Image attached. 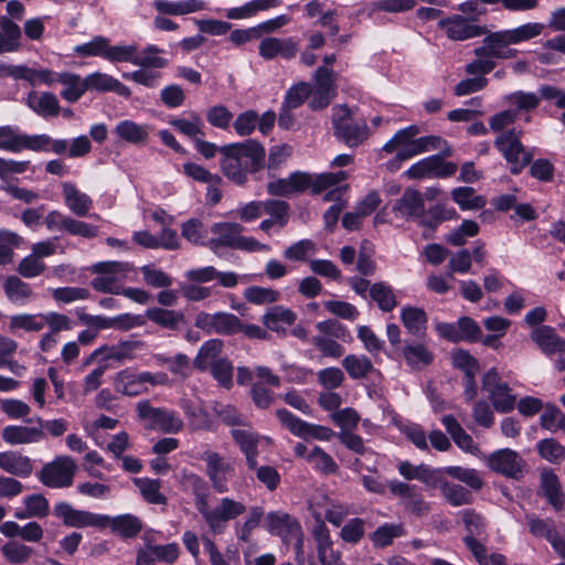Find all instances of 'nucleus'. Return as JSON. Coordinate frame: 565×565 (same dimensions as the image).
Returning <instances> with one entry per match:
<instances>
[{"mask_svg":"<svg viewBox=\"0 0 565 565\" xmlns=\"http://www.w3.org/2000/svg\"><path fill=\"white\" fill-rule=\"evenodd\" d=\"M4 559L10 564H24L33 556L34 550L19 541H9L1 546Z\"/></svg>","mask_w":565,"mask_h":565,"instance_id":"nucleus-51","label":"nucleus"},{"mask_svg":"<svg viewBox=\"0 0 565 565\" xmlns=\"http://www.w3.org/2000/svg\"><path fill=\"white\" fill-rule=\"evenodd\" d=\"M55 311L45 313H19L9 318L8 329L15 333L19 330L25 332H40L44 329Z\"/></svg>","mask_w":565,"mask_h":565,"instance_id":"nucleus-27","label":"nucleus"},{"mask_svg":"<svg viewBox=\"0 0 565 565\" xmlns=\"http://www.w3.org/2000/svg\"><path fill=\"white\" fill-rule=\"evenodd\" d=\"M86 92L96 90L100 93L114 92L122 97H130L131 90L117 78L102 72H94L85 77Z\"/></svg>","mask_w":565,"mask_h":565,"instance_id":"nucleus-25","label":"nucleus"},{"mask_svg":"<svg viewBox=\"0 0 565 565\" xmlns=\"http://www.w3.org/2000/svg\"><path fill=\"white\" fill-rule=\"evenodd\" d=\"M76 470L77 466L72 457L66 455L57 456L41 468L38 478L49 488H68L73 484Z\"/></svg>","mask_w":565,"mask_h":565,"instance_id":"nucleus-8","label":"nucleus"},{"mask_svg":"<svg viewBox=\"0 0 565 565\" xmlns=\"http://www.w3.org/2000/svg\"><path fill=\"white\" fill-rule=\"evenodd\" d=\"M232 145L236 148L237 156L245 162L249 172H257L264 167L266 152L260 142L248 139Z\"/></svg>","mask_w":565,"mask_h":565,"instance_id":"nucleus-26","label":"nucleus"},{"mask_svg":"<svg viewBox=\"0 0 565 565\" xmlns=\"http://www.w3.org/2000/svg\"><path fill=\"white\" fill-rule=\"evenodd\" d=\"M402 353L406 364L415 370L426 367L434 361L431 351L425 344L418 342L406 343Z\"/></svg>","mask_w":565,"mask_h":565,"instance_id":"nucleus-41","label":"nucleus"},{"mask_svg":"<svg viewBox=\"0 0 565 565\" xmlns=\"http://www.w3.org/2000/svg\"><path fill=\"white\" fill-rule=\"evenodd\" d=\"M1 437L8 445L35 444L45 438L41 427L9 425L2 429Z\"/></svg>","mask_w":565,"mask_h":565,"instance_id":"nucleus-23","label":"nucleus"},{"mask_svg":"<svg viewBox=\"0 0 565 565\" xmlns=\"http://www.w3.org/2000/svg\"><path fill=\"white\" fill-rule=\"evenodd\" d=\"M259 55L265 60L281 57L284 60L294 58L299 51V42L295 38H265L258 46Z\"/></svg>","mask_w":565,"mask_h":565,"instance_id":"nucleus-20","label":"nucleus"},{"mask_svg":"<svg viewBox=\"0 0 565 565\" xmlns=\"http://www.w3.org/2000/svg\"><path fill=\"white\" fill-rule=\"evenodd\" d=\"M505 102L514 106L518 111H532L541 103V97L532 92L516 90L504 97Z\"/></svg>","mask_w":565,"mask_h":565,"instance_id":"nucleus-58","label":"nucleus"},{"mask_svg":"<svg viewBox=\"0 0 565 565\" xmlns=\"http://www.w3.org/2000/svg\"><path fill=\"white\" fill-rule=\"evenodd\" d=\"M342 366L353 380L365 379L374 371L371 360L364 355H347L342 361Z\"/></svg>","mask_w":565,"mask_h":565,"instance_id":"nucleus-48","label":"nucleus"},{"mask_svg":"<svg viewBox=\"0 0 565 565\" xmlns=\"http://www.w3.org/2000/svg\"><path fill=\"white\" fill-rule=\"evenodd\" d=\"M0 469L18 478H28L33 472V461L19 451L7 450L0 452Z\"/></svg>","mask_w":565,"mask_h":565,"instance_id":"nucleus-24","label":"nucleus"},{"mask_svg":"<svg viewBox=\"0 0 565 565\" xmlns=\"http://www.w3.org/2000/svg\"><path fill=\"white\" fill-rule=\"evenodd\" d=\"M153 6L159 13L170 15H185L205 10L207 8L205 1L203 0H157L154 1Z\"/></svg>","mask_w":565,"mask_h":565,"instance_id":"nucleus-36","label":"nucleus"},{"mask_svg":"<svg viewBox=\"0 0 565 565\" xmlns=\"http://www.w3.org/2000/svg\"><path fill=\"white\" fill-rule=\"evenodd\" d=\"M36 138H30V135L20 134L17 128L11 126H0V149L11 152H20L23 149L40 148L36 145Z\"/></svg>","mask_w":565,"mask_h":565,"instance_id":"nucleus-28","label":"nucleus"},{"mask_svg":"<svg viewBox=\"0 0 565 565\" xmlns=\"http://www.w3.org/2000/svg\"><path fill=\"white\" fill-rule=\"evenodd\" d=\"M525 521L532 535L547 540L551 545L559 536L555 522L552 519H541L532 514L526 515Z\"/></svg>","mask_w":565,"mask_h":565,"instance_id":"nucleus-45","label":"nucleus"},{"mask_svg":"<svg viewBox=\"0 0 565 565\" xmlns=\"http://www.w3.org/2000/svg\"><path fill=\"white\" fill-rule=\"evenodd\" d=\"M297 316L292 310L282 306H275L263 316V323L269 330L280 332L292 326Z\"/></svg>","mask_w":565,"mask_h":565,"instance_id":"nucleus-40","label":"nucleus"},{"mask_svg":"<svg viewBox=\"0 0 565 565\" xmlns=\"http://www.w3.org/2000/svg\"><path fill=\"white\" fill-rule=\"evenodd\" d=\"M244 227L235 222H216L210 227L212 237L207 242V247L216 255L223 248H234L237 237L243 233Z\"/></svg>","mask_w":565,"mask_h":565,"instance_id":"nucleus-17","label":"nucleus"},{"mask_svg":"<svg viewBox=\"0 0 565 565\" xmlns=\"http://www.w3.org/2000/svg\"><path fill=\"white\" fill-rule=\"evenodd\" d=\"M444 498L454 507L466 505L472 502V494L460 484L446 481L444 478L437 481Z\"/></svg>","mask_w":565,"mask_h":565,"instance_id":"nucleus-46","label":"nucleus"},{"mask_svg":"<svg viewBox=\"0 0 565 565\" xmlns=\"http://www.w3.org/2000/svg\"><path fill=\"white\" fill-rule=\"evenodd\" d=\"M113 532L122 537H134L142 529L141 521L132 514H122L115 518L107 516V525Z\"/></svg>","mask_w":565,"mask_h":565,"instance_id":"nucleus-44","label":"nucleus"},{"mask_svg":"<svg viewBox=\"0 0 565 565\" xmlns=\"http://www.w3.org/2000/svg\"><path fill=\"white\" fill-rule=\"evenodd\" d=\"M542 491L555 510H561L564 505V493L561 490L558 478L553 472L542 473Z\"/></svg>","mask_w":565,"mask_h":565,"instance_id":"nucleus-47","label":"nucleus"},{"mask_svg":"<svg viewBox=\"0 0 565 565\" xmlns=\"http://www.w3.org/2000/svg\"><path fill=\"white\" fill-rule=\"evenodd\" d=\"M136 409L138 417L147 422L152 429L175 434L183 428V420L174 411L153 407L149 401L139 402Z\"/></svg>","mask_w":565,"mask_h":565,"instance_id":"nucleus-9","label":"nucleus"},{"mask_svg":"<svg viewBox=\"0 0 565 565\" xmlns=\"http://www.w3.org/2000/svg\"><path fill=\"white\" fill-rule=\"evenodd\" d=\"M114 132L119 139L134 145L145 143L149 137L148 126L139 125L132 120L119 121Z\"/></svg>","mask_w":565,"mask_h":565,"instance_id":"nucleus-42","label":"nucleus"},{"mask_svg":"<svg viewBox=\"0 0 565 565\" xmlns=\"http://www.w3.org/2000/svg\"><path fill=\"white\" fill-rule=\"evenodd\" d=\"M484 458L491 470L513 479L522 477L523 461L515 451L511 449H500Z\"/></svg>","mask_w":565,"mask_h":565,"instance_id":"nucleus-18","label":"nucleus"},{"mask_svg":"<svg viewBox=\"0 0 565 565\" xmlns=\"http://www.w3.org/2000/svg\"><path fill=\"white\" fill-rule=\"evenodd\" d=\"M183 409L192 429L210 430L213 428V420L204 408L186 403Z\"/></svg>","mask_w":565,"mask_h":565,"instance_id":"nucleus-60","label":"nucleus"},{"mask_svg":"<svg viewBox=\"0 0 565 565\" xmlns=\"http://www.w3.org/2000/svg\"><path fill=\"white\" fill-rule=\"evenodd\" d=\"M223 349V341L220 339H211L202 344L198 355L194 359V365L199 370H205L215 361L216 356Z\"/></svg>","mask_w":565,"mask_h":565,"instance_id":"nucleus-59","label":"nucleus"},{"mask_svg":"<svg viewBox=\"0 0 565 565\" xmlns=\"http://www.w3.org/2000/svg\"><path fill=\"white\" fill-rule=\"evenodd\" d=\"M195 327L205 331L207 334L231 335L239 332L242 322L233 313L217 312L214 315L200 312L195 317Z\"/></svg>","mask_w":565,"mask_h":565,"instance_id":"nucleus-12","label":"nucleus"},{"mask_svg":"<svg viewBox=\"0 0 565 565\" xmlns=\"http://www.w3.org/2000/svg\"><path fill=\"white\" fill-rule=\"evenodd\" d=\"M482 388L488 393L494 409L499 413H509L514 406L516 398L511 394L508 383L501 381L499 373L491 369L482 379Z\"/></svg>","mask_w":565,"mask_h":565,"instance_id":"nucleus-11","label":"nucleus"},{"mask_svg":"<svg viewBox=\"0 0 565 565\" xmlns=\"http://www.w3.org/2000/svg\"><path fill=\"white\" fill-rule=\"evenodd\" d=\"M545 25L539 22H529L513 29L490 32L482 41V45L473 50L476 56L494 58H513L518 50L510 47L530 41L542 34Z\"/></svg>","mask_w":565,"mask_h":565,"instance_id":"nucleus-1","label":"nucleus"},{"mask_svg":"<svg viewBox=\"0 0 565 565\" xmlns=\"http://www.w3.org/2000/svg\"><path fill=\"white\" fill-rule=\"evenodd\" d=\"M531 340L547 356L565 354V339L559 337L554 328L539 326L531 331Z\"/></svg>","mask_w":565,"mask_h":565,"instance_id":"nucleus-22","label":"nucleus"},{"mask_svg":"<svg viewBox=\"0 0 565 565\" xmlns=\"http://www.w3.org/2000/svg\"><path fill=\"white\" fill-rule=\"evenodd\" d=\"M113 384L117 393L126 396H138L148 392V387L141 384L139 373H135L129 369L119 371L115 375Z\"/></svg>","mask_w":565,"mask_h":565,"instance_id":"nucleus-38","label":"nucleus"},{"mask_svg":"<svg viewBox=\"0 0 565 565\" xmlns=\"http://www.w3.org/2000/svg\"><path fill=\"white\" fill-rule=\"evenodd\" d=\"M348 178L347 172L321 173L315 178L301 171H296L287 178L271 181L267 184V192L274 196H290L308 189L315 194L321 193L330 186L337 185Z\"/></svg>","mask_w":565,"mask_h":565,"instance_id":"nucleus-3","label":"nucleus"},{"mask_svg":"<svg viewBox=\"0 0 565 565\" xmlns=\"http://www.w3.org/2000/svg\"><path fill=\"white\" fill-rule=\"evenodd\" d=\"M135 486L139 489L142 498L151 504H164L167 498L160 492V481L149 478H135Z\"/></svg>","mask_w":565,"mask_h":565,"instance_id":"nucleus-54","label":"nucleus"},{"mask_svg":"<svg viewBox=\"0 0 565 565\" xmlns=\"http://www.w3.org/2000/svg\"><path fill=\"white\" fill-rule=\"evenodd\" d=\"M397 470L406 480H418L434 488L437 487V481L441 480L440 470L434 469L425 463L414 466L405 460L398 463Z\"/></svg>","mask_w":565,"mask_h":565,"instance_id":"nucleus-29","label":"nucleus"},{"mask_svg":"<svg viewBox=\"0 0 565 565\" xmlns=\"http://www.w3.org/2000/svg\"><path fill=\"white\" fill-rule=\"evenodd\" d=\"M163 50L154 44L147 45L140 54L136 53L135 65L143 68H163L168 60L160 56Z\"/></svg>","mask_w":565,"mask_h":565,"instance_id":"nucleus-53","label":"nucleus"},{"mask_svg":"<svg viewBox=\"0 0 565 565\" xmlns=\"http://www.w3.org/2000/svg\"><path fill=\"white\" fill-rule=\"evenodd\" d=\"M182 236L194 245L207 246L210 228L201 220L191 218L181 225Z\"/></svg>","mask_w":565,"mask_h":565,"instance_id":"nucleus-49","label":"nucleus"},{"mask_svg":"<svg viewBox=\"0 0 565 565\" xmlns=\"http://www.w3.org/2000/svg\"><path fill=\"white\" fill-rule=\"evenodd\" d=\"M54 514L63 519L65 525L72 527H105L107 525V515H98L88 511L76 510L66 502L55 504Z\"/></svg>","mask_w":565,"mask_h":565,"instance_id":"nucleus-14","label":"nucleus"},{"mask_svg":"<svg viewBox=\"0 0 565 565\" xmlns=\"http://www.w3.org/2000/svg\"><path fill=\"white\" fill-rule=\"evenodd\" d=\"M3 288L8 299L19 306L26 305L33 296L30 285L17 276H9L4 281Z\"/></svg>","mask_w":565,"mask_h":565,"instance_id":"nucleus-43","label":"nucleus"},{"mask_svg":"<svg viewBox=\"0 0 565 565\" xmlns=\"http://www.w3.org/2000/svg\"><path fill=\"white\" fill-rule=\"evenodd\" d=\"M394 211L404 217H420L424 215L425 205L422 193L407 189L394 205Z\"/></svg>","mask_w":565,"mask_h":565,"instance_id":"nucleus-37","label":"nucleus"},{"mask_svg":"<svg viewBox=\"0 0 565 565\" xmlns=\"http://www.w3.org/2000/svg\"><path fill=\"white\" fill-rule=\"evenodd\" d=\"M56 74L57 73L43 67H29L26 65L0 63V76L24 79L32 86H36L39 84L53 86L55 84Z\"/></svg>","mask_w":565,"mask_h":565,"instance_id":"nucleus-15","label":"nucleus"},{"mask_svg":"<svg viewBox=\"0 0 565 565\" xmlns=\"http://www.w3.org/2000/svg\"><path fill=\"white\" fill-rule=\"evenodd\" d=\"M276 416L281 425L287 428L291 434L300 438H308L310 424L292 415L285 408L276 411Z\"/></svg>","mask_w":565,"mask_h":565,"instance_id":"nucleus-64","label":"nucleus"},{"mask_svg":"<svg viewBox=\"0 0 565 565\" xmlns=\"http://www.w3.org/2000/svg\"><path fill=\"white\" fill-rule=\"evenodd\" d=\"M146 316L152 322L170 330L177 329L179 323L184 320L182 312L158 307L148 309Z\"/></svg>","mask_w":565,"mask_h":565,"instance_id":"nucleus-52","label":"nucleus"},{"mask_svg":"<svg viewBox=\"0 0 565 565\" xmlns=\"http://www.w3.org/2000/svg\"><path fill=\"white\" fill-rule=\"evenodd\" d=\"M21 29L7 15H0V54L20 49Z\"/></svg>","mask_w":565,"mask_h":565,"instance_id":"nucleus-39","label":"nucleus"},{"mask_svg":"<svg viewBox=\"0 0 565 565\" xmlns=\"http://www.w3.org/2000/svg\"><path fill=\"white\" fill-rule=\"evenodd\" d=\"M445 473L455 478L473 490H480L483 487V480L479 472L473 468H463L460 466H450L444 469Z\"/></svg>","mask_w":565,"mask_h":565,"instance_id":"nucleus-63","label":"nucleus"},{"mask_svg":"<svg viewBox=\"0 0 565 565\" xmlns=\"http://www.w3.org/2000/svg\"><path fill=\"white\" fill-rule=\"evenodd\" d=\"M521 135V130L510 129L500 132L494 140V146L511 164L510 170L514 174L521 172L532 160L531 153L525 150L520 140Z\"/></svg>","mask_w":565,"mask_h":565,"instance_id":"nucleus-7","label":"nucleus"},{"mask_svg":"<svg viewBox=\"0 0 565 565\" xmlns=\"http://www.w3.org/2000/svg\"><path fill=\"white\" fill-rule=\"evenodd\" d=\"M308 462L324 475H333L339 467L333 458L319 446H315L308 455Z\"/></svg>","mask_w":565,"mask_h":565,"instance_id":"nucleus-62","label":"nucleus"},{"mask_svg":"<svg viewBox=\"0 0 565 565\" xmlns=\"http://www.w3.org/2000/svg\"><path fill=\"white\" fill-rule=\"evenodd\" d=\"M439 29L444 30L451 41H466L488 33L486 26L475 24L461 14H452L438 21Z\"/></svg>","mask_w":565,"mask_h":565,"instance_id":"nucleus-13","label":"nucleus"},{"mask_svg":"<svg viewBox=\"0 0 565 565\" xmlns=\"http://www.w3.org/2000/svg\"><path fill=\"white\" fill-rule=\"evenodd\" d=\"M451 196L461 210H479L486 204V200L480 195H475V190L470 186L454 189Z\"/></svg>","mask_w":565,"mask_h":565,"instance_id":"nucleus-56","label":"nucleus"},{"mask_svg":"<svg viewBox=\"0 0 565 565\" xmlns=\"http://www.w3.org/2000/svg\"><path fill=\"white\" fill-rule=\"evenodd\" d=\"M370 296L382 311L390 312L397 306L393 288L386 282H375L370 287Z\"/></svg>","mask_w":565,"mask_h":565,"instance_id":"nucleus-50","label":"nucleus"},{"mask_svg":"<svg viewBox=\"0 0 565 565\" xmlns=\"http://www.w3.org/2000/svg\"><path fill=\"white\" fill-rule=\"evenodd\" d=\"M55 83L63 85L61 96L68 103L78 102L86 93L85 77L82 78L78 74L71 72L57 73Z\"/></svg>","mask_w":565,"mask_h":565,"instance_id":"nucleus-35","label":"nucleus"},{"mask_svg":"<svg viewBox=\"0 0 565 565\" xmlns=\"http://www.w3.org/2000/svg\"><path fill=\"white\" fill-rule=\"evenodd\" d=\"M265 527L270 534L279 536L284 543L294 544L297 555L302 553L303 532L296 518L282 511H271L265 516Z\"/></svg>","mask_w":565,"mask_h":565,"instance_id":"nucleus-5","label":"nucleus"},{"mask_svg":"<svg viewBox=\"0 0 565 565\" xmlns=\"http://www.w3.org/2000/svg\"><path fill=\"white\" fill-rule=\"evenodd\" d=\"M234 441L244 454L248 469H256L259 437L252 429L235 428L231 431Z\"/></svg>","mask_w":565,"mask_h":565,"instance_id":"nucleus-31","label":"nucleus"},{"mask_svg":"<svg viewBox=\"0 0 565 565\" xmlns=\"http://www.w3.org/2000/svg\"><path fill=\"white\" fill-rule=\"evenodd\" d=\"M401 321L412 335L422 338L427 330L428 317L420 307L405 306L401 309Z\"/></svg>","mask_w":565,"mask_h":565,"instance_id":"nucleus-34","label":"nucleus"},{"mask_svg":"<svg viewBox=\"0 0 565 565\" xmlns=\"http://www.w3.org/2000/svg\"><path fill=\"white\" fill-rule=\"evenodd\" d=\"M193 484L195 487V507L213 533H222L231 520L246 512V505L243 502L230 497L220 499L217 504L211 508L207 494L204 491H200V489L204 490L203 480L194 477Z\"/></svg>","mask_w":565,"mask_h":565,"instance_id":"nucleus-2","label":"nucleus"},{"mask_svg":"<svg viewBox=\"0 0 565 565\" xmlns=\"http://www.w3.org/2000/svg\"><path fill=\"white\" fill-rule=\"evenodd\" d=\"M220 153L222 154L220 166L224 175L235 184H245L249 170L237 156L236 148L232 143L226 145L220 148Z\"/></svg>","mask_w":565,"mask_h":565,"instance_id":"nucleus-21","label":"nucleus"},{"mask_svg":"<svg viewBox=\"0 0 565 565\" xmlns=\"http://www.w3.org/2000/svg\"><path fill=\"white\" fill-rule=\"evenodd\" d=\"M26 105L39 116L55 117L60 113V103L53 93L31 90L26 96Z\"/></svg>","mask_w":565,"mask_h":565,"instance_id":"nucleus-33","label":"nucleus"},{"mask_svg":"<svg viewBox=\"0 0 565 565\" xmlns=\"http://www.w3.org/2000/svg\"><path fill=\"white\" fill-rule=\"evenodd\" d=\"M388 489L393 495L399 498L401 504L406 511L419 516L429 512V504L424 500L423 495L416 491L415 486L398 480H392L388 482Z\"/></svg>","mask_w":565,"mask_h":565,"instance_id":"nucleus-16","label":"nucleus"},{"mask_svg":"<svg viewBox=\"0 0 565 565\" xmlns=\"http://www.w3.org/2000/svg\"><path fill=\"white\" fill-rule=\"evenodd\" d=\"M46 326L49 327V331L45 332L39 341V348L42 352L52 351L58 342V332L72 330L73 322L66 315L55 312Z\"/></svg>","mask_w":565,"mask_h":565,"instance_id":"nucleus-32","label":"nucleus"},{"mask_svg":"<svg viewBox=\"0 0 565 565\" xmlns=\"http://www.w3.org/2000/svg\"><path fill=\"white\" fill-rule=\"evenodd\" d=\"M110 40L98 35L93 38L89 42L76 45L74 52L83 57L99 56L107 58Z\"/></svg>","mask_w":565,"mask_h":565,"instance_id":"nucleus-57","label":"nucleus"},{"mask_svg":"<svg viewBox=\"0 0 565 565\" xmlns=\"http://www.w3.org/2000/svg\"><path fill=\"white\" fill-rule=\"evenodd\" d=\"M268 214L269 218L277 222V227H285L290 217V206L287 202L276 199L263 201V214Z\"/></svg>","mask_w":565,"mask_h":565,"instance_id":"nucleus-55","label":"nucleus"},{"mask_svg":"<svg viewBox=\"0 0 565 565\" xmlns=\"http://www.w3.org/2000/svg\"><path fill=\"white\" fill-rule=\"evenodd\" d=\"M337 73L328 66H320L316 70L313 79L315 87L312 89L329 94L331 96L337 95Z\"/></svg>","mask_w":565,"mask_h":565,"instance_id":"nucleus-61","label":"nucleus"},{"mask_svg":"<svg viewBox=\"0 0 565 565\" xmlns=\"http://www.w3.org/2000/svg\"><path fill=\"white\" fill-rule=\"evenodd\" d=\"M332 126L335 137L351 148L358 147L369 137L366 121L355 120L347 105H337L332 108Z\"/></svg>","mask_w":565,"mask_h":565,"instance_id":"nucleus-4","label":"nucleus"},{"mask_svg":"<svg viewBox=\"0 0 565 565\" xmlns=\"http://www.w3.org/2000/svg\"><path fill=\"white\" fill-rule=\"evenodd\" d=\"M62 193L65 205L73 214L79 217L88 214L93 206V200L88 194L79 191L76 185L71 182H64L62 184Z\"/></svg>","mask_w":565,"mask_h":565,"instance_id":"nucleus-30","label":"nucleus"},{"mask_svg":"<svg viewBox=\"0 0 565 565\" xmlns=\"http://www.w3.org/2000/svg\"><path fill=\"white\" fill-rule=\"evenodd\" d=\"M202 460L205 462V473L217 493H226L230 490L228 481L235 475L234 461L226 459L216 451H204Z\"/></svg>","mask_w":565,"mask_h":565,"instance_id":"nucleus-10","label":"nucleus"},{"mask_svg":"<svg viewBox=\"0 0 565 565\" xmlns=\"http://www.w3.org/2000/svg\"><path fill=\"white\" fill-rule=\"evenodd\" d=\"M419 134V128L416 125L408 126L399 129L396 134L383 146L382 150L386 153L397 152V160H408L416 156V139L415 136Z\"/></svg>","mask_w":565,"mask_h":565,"instance_id":"nucleus-19","label":"nucleus"},{"mask_svg":"<svg viewBox=\"0 0 565 565\" xmlns=\"http://www.w3.org/2000/svg\"><path fill=\"white\" fill-rule=\"evenodd\" d=\"M132 270L134 267L129 263L100 262L93 266V271L99 276L95 277L90 284L97 291L120 295L121 281Z\"/></svg>","mask_w":565,"mask_h":565,"instance_id":"nucleus-6","label":"nucleus"}]
</instances>
